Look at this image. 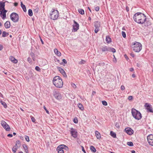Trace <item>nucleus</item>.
I'll use <instances>...</instances> for the list:
<instances>
[{
    "mask_svg": "<svg viewBox=\"0 0 153 153\" xmlns=\"http://www.w3.org/2000/svg\"><path fill=\"white\" fill-rule=\"evenodd\" d=\"M58 17L59 12L58 10L52 9L50 13V18L53 20H55L57 19Z\"/></svg>",
    "mask_w": 153,
    "mask_h": 153,
    "instance_id": "5",
    "label": "nucleus"
},
{
    "mask_svg": "<svg viewBox=\"0 0 153 153\" xmlns=\"http://www.w3.org/2000/svg\"><path fill=\"white\" fill-rule=\"evenodd\" d=\"M115 126L118 128H119L120 127V126L119 125L118 123H115Z\"/></svg>",
    "mask_w": 153,
    "mask_h": 153,
    "instance_id": "54",
    "label": "nucleus"
},
{
    "mask_svg": "<svg viewBox=\"0 0 153 153\" xmlns=\"http://www.w3.org/2000/svg\"><path fill=\"white\" fill-rule=\"evenodd\" d=\"M3 48V46L0 44V51Z\"/></svg>",
    "mask_w": 153,
    "mask_h": 153,
    "instance_id": "61",
    "label": "nucleus"
},
{
    "mask_svg": "<svg viewBox=\"0 0 153 153\" xmlns=\"http://www.w3.org/2000/svg\"><path fill=\"white\" fill-rule=\"evenodd\" d=\"M73 121H74V122L75 123H78V120L77 119H75L74 118V119Z\"/></svg>",
    "mask_w": 153,
    "mask_h": 153,
    "instance_id": "53",
    "label": "nucleus"
},
{
    "mask_svg": "<svg viewBox=\"0 0 153 153\" xmlns=\"http://www.w3.org/2000/svg\"><path fill=\"white\" fill-rule=\"evenodd\" d=\"M22 146L25 150V152L26 153H28V151L27 150V145L25 144H23L22 145Z\"/></svg>",
    "mask_w": 153,
    "mask_h": 153,
    "instance_id": "28",
    "label": "nucleus"
},
{
    "mask_svg": "<svg viewBox=\"0 0 153 153\" xmlns=\"http://www.w3.org/2000/svg\"><path fill=\"white\" fill-rule=\"evenodd\" d=\"M102 104L106 106L107 105V102L105 100L102 101Z\"/></svg>",
    "mask_w": 153,
    "mask_h": 153,
    "instance_id": "43",
    "label": "nucleus"
},
{
    "mask_svg": "<svg viewBox=\"0 0 153 153\" xmlns=\"http://www.w3.org/2000/svg\"><path fill=\"white\" fill-rule=\"evenodd\" d=\"M35 70L38 71H40L41 69L38 66H36L35 68Z\"/></svg>",
    "mask_w": 153,
    "mask_h": 153,
    "instance_id": "42",
    "label": "nucleus"
},
{
    "mask_svg": "<svg viewBox=\"0 0 153 153\" xmlns=\"http://www.w3.org/2000/svg\"><path fill=\"white\" fill-rule=\"evenodd\" d=\"M4 27L6 28H8L10 27V22L9 21H7L4 24Z\"/></svg>",
    "mask_w": 153,
    "mask_h": 153,
    "instance_id": "20",
    "label": "nucleus"
},
{
    "mask_svg": "<svg viewBox=\"0 0 153 153\" xmlns=\"http://www.w3.org/2000/svg\"><path fill=\"white\" fill-rule=\"evenodd\" d=\"M71 86L74 88H76V86L75 84L74 83H72L71 84Z\"/></svg>",
    "mask_w": 153,
    "mask_h": 153,
    "instance_id": "48",
    "label": "nucleus"
},
{
    "mask_svg": "<svg viewBox=\"0 0 153 153\" xmlns=\"http://www.w3.org/2000/svg\"><path fill=\"white\" fill-rule=\"evenodd\" d=\"M95 10L96 11H98L100 9V7L99 6H97L95 7Z\"/></svg>",
    "mask_w": 153,
    "mask_h": 153,
    "instance_id": "49",
    "label": "nucleus"
},
{
    "mask_svg": "<svg viewBox=\"0 0 153 153\" xmlns=\"http://www.w3.org/2000/svg\"><path fill=\"white\" fill-rule=\"evenodd\" d=\"M147 112L153 113V109L152 105L149 103H146L144 105Z\"/></svg>",
    "mask_w": 153,
    "mask_h": 153,
    "instance_id": "7",
    "label": "nucleus"
},
{
    "mask_svg": "<svg viewBox=\"0 0 153 153\" xmlns=\"http://www.w3.org/2000/svg\"><path fill=\"white\" fill-rule=\"evenodd\" d=\"M0 102L1 103V104L3 106L4 108H6L7 107V105L3 101L1 100Z\"/></svg>",
    "mask_w": 153,
    "mask_h": 153,
    "instance_id": "32",
    "label": "nucleus"
},
{
    "mask_svg": "<svg viewBox=\"0 0 153 153\" xmlns=\"http://www.w3.org/2000/svg\"><path fill=\"white\" fill-rule=\"evenodd\" d=\"M62 62L65 64H66L67 63V62L65 59H62Z\"/></svg>",
    "mask_w": 153,
    "mask_h": 153,
    "instance_id": "57",
    "label": "nucleus"
},
{
    "mask_svg": "<svg viewBox=\"0 0 153 153\" xmlns=\"http://www.w3.org/2000/svg\"><path fill=\"white\" fill-rule=\"evenodd\" d=\"M100 22L98 21H96L94 22V26L95 27L94 32L95 33H97L100 30Z\"/></svg>",
    "mask_w": 153,
    "mask_h": 153,
    "instance_id": "8",
    "label": "nucleus"
},
{
    "mask_svg": "<svg viewBox=\"0 0 153 153\" xmlns=\"http://www.w3.org/2000/svg\"><path fill=\"white\" fill-rule=\"evenodd\" d=\"M11 20L14 22H16L18 21L19 19V15L15 13H12L10 15Z\"/></svg>",
    "mask_w": 153,
    "mask_h": 153,
    "instance_id": "6",
    "label": "nucleus"
},
{
    "mask_svg": "<svg viewBox=\"0 0 153 153\" xmlns=\"http://www.w3.org/2000/svg\"><path fill=\"white\" fill-rule=\"evenodd\" d=\"M130 55L131 56L133 57H134L135 56V55L133 53H131L130 54Z\"/></svg>",
    "mask_w": 153,
    "mask_h": 153,
    "instance_id": "58",
    "label": "nucleus"
},
{
    "mask_svg": "<svg viewBox=\"0 0 153 153\" xmlns=\"http://www.w3.org/2000/svg\"><path fill=\"white\" fill-rule=\"evenodd\" d=\"M127 144L128 146H132L134 145L133 143L131 142H128Z\"/></svg>",
    "mask_w": 153,
    "mask_h": 153,
    "instance_id": "38",
    "label": "nucleus"
},
{
    "mask_svg": "<svg viewBox=\"0 0 153 153\" xmlns=\"http://www.w3.org/2000/svg\"><path fill=\"white\" fill-rule=\"evenodd\" d=\"M60 73H61L64 77H66L67 76L65 72L64 71V70L61 67H57Z\"/></svg>",
    "mask_w": 153,
    "mask_h": 153,
    "instance_id": "17",
    "label": "nucleus"
},
{
    "mask_svg": "<svg viewBox=\"0 0 153 153\" xmlns=\"http://www.w3.org/2000/svg\"><path fill=\"white\" fill-rule=\"evenodd\" d=\"M1 124L4 128H6V126H8V124L4 121L2 120L1 122Z\"/></svg>",
    "mask_w": 153,
    "mask_h": 153,
    "instance_id": "22",
    "label": "nucleus"
},
{
    "mask_svg": "<svg viewBox=\"0 0 153 153\" xmlns=\"http://www.w3.org/2000/svg\"><path fill=\"white\" fill-rule=\"evenodd\" d=\"M109 49V47L104 45L102 46L100 48V49L102 52L109 51L110 50Z\"/></svg>",
    "mask_w": 153,
    "mask_h": 153,
    "instance_id": "14",
    "label": "nucleus"
},
{
    "mask_svg": "<svg viewBox=\"0 0 153 153\" xmlns=\"http://www.w3.org/2000/svg\"><path fill=\"white\" fill-rule=\"evenodd\" d=\"M82 151L84 152V153H86L85 151L84 148L83 146H82Z\"/></svg>",
    "mask_w": 153,
    "mask_h": 153,
    "instance_id": "56",
    "label": "nucleus"
},
{
    "mask_svg": "<svg viewBox=\"0 0 153 153\" xmlns=\"http://www.w3.org/2000/svg\"><path fill=\"white\" fill-rule=\"evenodd\" d=\"M10 59L14 63H17V60L14 57L12 56H11L10 57Z\"/></svg>",
    "mask_w": 153,
    "mask_h": 153,
    "instance_id": "19",
    "label": "nucleus"
},
{
    "mask_svg": "<svg viewBox=\"0 0 153 153\" xmlns=\"http://www.w3.org/2000/svg\"><path fill=\"white\" fill-rule=\"evenodd\" d=\"M15 145L16 146H19L20 147V141L19 140L16 141Z\"/></svg>",
    "mask_w": 153,
    "mask_h": 153,
    "instance_id": "41",
    "label": "nucleus"
},
{
    "mask_svg": "<svg viewBox=\"0 0 153 153\" xmlns=\"http://www.w3.org/2000/svg\"><path fill=\"white\" fill-rule=\"evenodd\" d=\"M131 113L133 117L136 120H139L141 118L142 116L140 113L135 109H132Z\"/></svg>",
    "mask_w": 153,
    "mask_h": 153,
    "instance_id": "3",
    "label": "nucleus"
},
{
    "mask_svg": "<svg viewBox=\"0 0 153 153\" xmlns=\"http://www.w3.org/2000/svg\"><path fill=\"white\" fill-rule=\"evenodd\" d=\"M53 83L56 87L58 88H62L63 85L62 79L58 76H55L53 78Z\"/></svg>",
    "mask_w": 153,
    "mask_h": 153,
    "instance_id": "1",
    "label": "nucleus"
},
{
    "mask_svg": "<svg viewBox=\"0 0 153 153\" xmlns=\"http://www.w3.org/2000/svg\"><path fill=\"white\" fill-rule=\"evenodd\" d=\"M121 89L123 90H124L125 89V87L123 85H122L121 87Z\"/></svg>",
    "mask_w": 153,
    "mask_h": 153,
    "instance_id": "60",
    "label": "nucleus"
},
{
    "mask_svg": "<svg viewBox=\"0 0 153 153\" xmlns=\"http://www.w3.org/2000/svg\"><path fill=\"white\" fill-rule=\"evenodd\" d=\"M9 35V33H7L5 31H4L2 32V37H3L7 36Z\"/></svg>",
    "mask_w": 153,
    "mask_h": 153,
    "instance_id": "29",
    "label": "nucleus"
},
{
    "mask_svg": "<svg viewBox=\"0 0 153 153\" xmlns=\"http://www.w3.org/2000/svg\"><path fill=\"white\" fill-rule=\"evenodd\" d=\"M28 15L31 16H33V12L31 9H29L28 10Z\"/></svg>",
    "mask_w": 153,
    "mask_h": 153,
    "instance_id": "35",
    "label": "nucleus"
},
{
    "mask_svg": "<svg viewBox=\"0 0 153 153\" xmlns=\"http://www.w3.org/2000/svg\"><path fill=\"white\" fill-rule=\"evenodd\" d=\"M122 34L123 37L125 38L126 37V33L124 31L122 32Z\"/></svg>",
    "mask_w": 153,
    "mask_h": 153,
    "instance_id": "44",
    "label": "nucleus"
},
{
    "mask_svg": "<svg viewBox=\"0 0 153 153\" xmlns=\"http://www.w3.org/2000/svg\"><path fill=\"white\" fill-rule=\"evenodd\" d=\"M105 40L108 43H109L111 42V38L108 36H106Z\"/></svg>",
    "mask_w": 153,
    "mask_h": 153,
    "instance_id": "27",
    "label": "nucleus"
},
{
    "mask_svg": "<svg viewBox=\"0 0 153 153\" xmlns=\"http://www.w3.org/2000/svg\"><path fill=\"white\" fill-rule=\"evenodd\" d=\"M7 136L9 137H12L13 136V135L12 134H9L7 135Z\"/></svg>",
    "mask_w": 153,
    "mask_h": 153,
    "instance_id": "59",
    "label": "nucleus"
},
{
    "mask_svg": "<svg viewBox=\"0 0 153 153\" xmlns=\"http://www.w3.org/2000/svg\"><path fill=\"white\" fill-rule=\"evenodd\" d=\"M7 12L6 10H4V11H1L0 12V15H2L3 17L2 18L3 19H4L6 18V13Z\"/></svg>",
    "mask_w": 153,
    "mask_h": 153,
    "instance_id": "18",
    "label": "nucleus"
},
{
    "mask_svg": "<svg viewBox=\"0 0 153 153\" xmlns=\"http://www.w3.org/2000/svg\"><path fill=\"white\" fill-rule=\"evenodd\" d=\"M71 136L74 138H76L77 136V133L76 129L72 128L70 131Z\"/></svg>",
    "mask_w": 153,
    "mask_h": 153,
    "instance_id": "10",
    "label": "nucleus"
},
{
    "mask_svg": "<svg viewBox=\"0 0 153 153\" xmlns=\"http://www.w3.org/2000/svg\"><path fill=\"white\" fill-rule=\"evenodd\" d=\"M95 134L97 138L98 139H100L101 138V136L100 134L97 131H95Z\"/></svg>",
    "mask_w": 153,
    "mask_h": 153,
    "instance_id": "23",
    "label": "nucleus"
},
{
    "mask_svg": "<svg viewBox=\"0 0 153 153\" xmlns=\"http://www.w3.org/2000/svg\"><path fill=\"white\" fill-rule=\"evenodd\" d=\"M126 9L127 12H128L129 11V8L127 6L126 7Z\"/></svg>",
    "mask_w": 153,
    "mask_h": 153,
    "instance_id": "62",
    "label": "nucleus"
},
{
    "mask_svg": "<svg viewBox=\"0 0 153 153\" xmlns=\"http://www.w3.org/2000/svg\"><path fill=\"white\" fill-rule=\"evenodd\" d=\"M39 11V8L38 7H36L35 9L33 10L34 12L38 13Z\"/></svg>",
    "mask_w": 153,
    "mask_h": 153,
    "instance_id": "47",
    "label": "nucleus"
},
{
    "mask_svg": "<svg viewBox=\"0 0 153 153\" xmlns=\"http://www.w3.org/2000/svg\"><path fill=\"white\" fill-rule=\"evenodd\" d=\"M78 107L79 109L82 111H83L84 109V108L83 105L80 103H79L78 104Z\"/></svg>",
    "mask_w": 153,
    "mask_h": 153,
    "instance_id": "33",
    "label": "nucleus"
},
{
    "mask_svg": "<svg viewBox=\"0 0 153 153\" xmlns=\"http://www.w3.org/2000/svg\"><path fill=\"white\" fill-rule=\"evenodd\" d=\"M8 126H6V128H4L5 130L7 131H9L10 130V126L8 125Z\"/></svg>",
    "mask_w": 153,
    "mask_h": 153,
    "instance_id": "37",
    "label": "nucleus"
},
{
    "mask_svg": "<svg viewBox=\"0 0 153 153\" xmlns=\"http://www.w3.org/2000/svg\"><path fill=\"white\" fill-rule=\"evenodd\" d=\"M57 151H58V153H64V151L63 149H56Z\"/></svg>",
    "mask_w": 153,
    "mask_h": 153,
    "instance_id": "40",
    "label": "nucleus"
},
{
    "mask_svg": "<svg viewBox=\"0 0 153 153\" xmlns=\"http://www.w3.org/2000/svg\"><path fill=\"white\" fill-rule=\"evenodd\" d=\"M78 11L81 14L83 15L84 14V11L82 9H78Z\"/></svg>",
    "mask_w": 153,
    "mask_h": 153,
    "instance_id": "34",
    "label": "nucleus"
},
{
    "mask_svg": "<svg viewBox=\"0 0 153 153\" xmlns=\"http://www.w3.org/2000/svg\"><path fill=\"white\" fill-rule=\"evenodd\" d=\"M79 25L77 22L74 21V24L73 25V31L74 32L76 31L79 29Z\"/></svg>",
    "mask_w": 153,
    "mask_h": 153,
    "instance_id": "13",
    "label": "nucleus"
},
{
    "mask_svg": "<svg viewBox=\"0 0 153 153\" xmlns=\"http://www.w3.org/2000/svg\"><path fill=\"white\" fill-rule=\"evenodd\" d=\"M110 134L114 138H116V133L112 131H111Z\"/></svg>",
    "mask_w": 153,
    "mask_h": 153,
    "instance_id": "31",
    "label": "nucleus"
},
{
    "mask_svg": "<svg viewBox=\"0 0 153 153\" xmlns=\"http://www.w3.org/2000/svg\"><path fill=\"white\" fill-rule=\"evenodd\" d=\"M25 139L26 141L28 142H29L30 140L29 137L27 136H25Z\"/></svg>",
    "mask_w": 153,
    "mask_h": 153,
    "instance_id": "46",
    "label": "nucleus"
},
{
    "mask_svg": "<svg viewBox=\"0 0 153 153\" xmlns=\"http://www.w3.org/2000/svg\"><path fill=\"white\" fill-rule=\"evenodd\" d=\"M132 45L133 50L135 52H139L142 48V45L139 42H135Z\"/></svg>",
    "mask_w": 153,
    "mask_h": 153,
    "instance_id": "4",
    "label": "nucleus"
},
{
    "mask_svg": "<svg viewBox=\"0 0 153 153\" xmlns=\"http://www.w3.org/2000/svg\"><path fill=\"white\" fill-rule=\"evenodd\" d=\"M31 120L34 123L35 122L36 120L33 117H31Z\"/></svg>",
    "mask_w": 153,
    "mask_h": 153,
    "instance_id": "52",
    "label": "nucleus"
},
{
    "mask_svg": "<svg viewBox=\"0 0 153 153\" xmlns=\"http://www.w3.org/2000/svg\"><path fill=\"white\" fill-rule=\"evenodd\" d=\"M18 4L17 2H15L14 3V5L15 6H17L18 5Z\"/></svg>",
    "mask_w": 153,
    "mask_h": 153,
    "instance_id": "64",
    "label": "nucleus"
},
{
    "mask_svg": "<svg viewBox=\"0 0 153 153\" xmlns=\"http://www.w3.org/2000/svg\"><path fill=\"white\" fill-rule=\"evenodd\" d=\"M30 54L33 61H35L36 60V57L34 53L31 52H30Z\"/></svg>",
    "mask_w": 153,
    "mask_h": 153,
    "instance_id": "26",
    "label": "nucleus"
},
{
    "mask_svg": "<svg viewBox=\"0 0 153 153\" xmlns=\"http://www.w3.org/2000/svg\"><path fill=\"white\" fill-rule=\"evenodd\" d=\"M19 147V146H16L15 145V146L12 148V151L14 153H15L17 149Z\"/></svg>",
    "mask_w": 153,
    "mask_h": 153,
    "instance_id": "21",
    "label": "nucleus"
},
{
    "mask_svg": "<svg viewBox=\"0 0 153 153\" xmlns=\"http://www.w3.org/2000/svg\"><path fill=\"white\" fill-rule=\"evenodd\" d=\"M6 10L5 9V2L0 1V12Z\"/></svg>",
    "mask_w": 153,
    "mask_h": 153,
    "instance_id": "15",
    "label": "nucleus"
},
{
    "mask_svg": "<svg viewBox=\"0 0 153 153\" xmlns=\"http://www.w3.org/2000/svg\"><path fill=\"white\" fill-rule=\"evenodd\" d=\"M65 149V150H67L68 149V147L64 145H59L57 148V149Z\"/></svg>",
    "mask_w": 153,
    "mask_h": 153,
    "instance_id": "16",
    "label": "nucleus"
},
{
    "mask_svg": "<svg viewBox=\"0 0 153 153\" xmlns=\"http://www.w3.org/2000/svg\"><path fill=\"white\" fill-rule=\"evenodd\" d=\"M109 49L110 50H109V51H111L113 53L116 52V50L114 48H110L109 47Z\"/></svg>",
    "mask_w": 153,
    "mask_h": 153,
    "instance_id": "36",
    "label": "nucleus"
},
{
    "mask_svg": "<svg viewBox=\"0 0 153 153\" xmlns=\"http://www.w3.org/2000/svg\"><path fill=\"white\" fill-rule=\"evenodd\" d=\"M55 53L58 56H61V53L59 52L57 49H55L54 50Z\"/></svg>",
    "mask_w": 153,
    "mask_h": 153,
    "instance_id": "25",
    "label": "nucleus"
},
{
    "mask_svg": "<svg viewBox=\"0 0 153 153\" xmlns=\"http://www.w3.org/2000/svg\"><path fill=\"white\" fill-rule=\"evenodd\" d=\"M85 61L83 60H81L79 62V64H84L85 63Z\"/></svg>",
    "mask_w": 153,
    "mask_h": 153,
    "instance_id": "45",
    "label": "nucleus"
},
{
    "mask_svg": "<svg viewBox=\"0 0 153 153\" xmlns=\"http://www.w3.org/2000/svg\"><path fill=\"white\" fill-rule=\"evenodd\" d=\"M133 98V97L131 96H130L128 97V99L129 100H131Z\"/></svg>",
    "mask_w": 153,
    "mask_h": 153,
    "instance_id": "55",
    "label": "nucleus"
},
{
    "mask_svg": "<svg viewBox=\"0 0 153 153\" xmlns=\"http://www.w3.org/2000/svg\"><path fill=\"white\" fill-rule=\"evenodd\" d=\"M129 70L130 71H133L134 70V69L133 68H130Z\"/></svg>",
    "mask_w": 153,
    "mask_h": 153,
    "instance_id": "63",
    "label": "nucleus"
},
{
    "mask_svg": "<svg viewBox=\"0 0 153 153\" xmlns=\"http://www.w3.org/2000/svg\"><path fill=\"white\" fill-rule=\"evenodd\" d=\"M125 132L128 135H131L134 133L133 130L129 127H127L125 128Z\"/></svg>",
    "mask_w": 153,
    "mask_h": 153,
    "instance_id": "12",
    "label": "nucleus"
},
{
    "mask_svg": "<svg viewBox=\"0 0 153 153\" xmlns=\"http://www.w3.org/2000/svg\"><path fill=\"white\" fill-rule=\"evenodd\" d=\"M21 7L22 8V9H23V10L25 12H26L27 10H26L25 6L23 4L22 2H21Z\"/></svg>",
    "mask_w": 153,
    "mask_h": 153,
    "instance_id": "24",
    "label": "nucleus"
},
{
    "mask_svg": "<svg viewBox=\"0 0 153 153\" xmlns=\"http://www.w3.org/2000/svg\"><path fill=\"white\" fill-rule=\"evenodd\" d=\"M143 16V14L141 13H135L133 19L135 21L139 24H143V21L142 20V16Z\"/></svg>",
    "mask_w": 153,
    "mask_h": 153,
    "instance_id": "2",
    "label": "nucleus"
},
{
    "mask_svg": "<svg viewBox=\"0 0 153 153\" xmlns=\"http://www.w3.org/2000/svg\"><path fill=\"white\" fill-rule=\"evenodd\" d=\"M147 139L149 144L153 146V134H150L147 137Z\"/></svg>",
    "mask_w": 153,
    "mask_h": 153,
    "instance_id": "9",
    "label": "nucleus"
},
{
    "mask_svg": "<svg viewBox=\"0 0 153 153\" xmlns=\"http://www.w3.org/2000/svg\"><path fill=\"white\" fill-rule=\"evenodd\" d=\"M97 65L100 66H103L104 65V63L103 62H99L97 63Z\"/></svg>",
    "mask_w": 153,
    "mask_h": 153,
    "instance_id": "39",
    "label": "nucleus"
},
{
    "mask_svg": "<svg viewBox=\"0 0 153 153\" xmlns=\"http://www.w3.org/2000/svg\"><path fill=\"white\" fill-rule=\"evenodd\" d=\"M43 108L45 110L47 114H49V111L47 110V109L46 108V107H45V106H43Z\"/></svg>",
    "mask_w": 153,
    "mask_h": 153,
    "instance_id": "50",
    "label": "nucleus"
},
{
    "mask_svg": "<svg viewBox=\"0 0 153 153\" xmlns=\"http://www.w3.org/2000/svg\"><path fill=\"white\" fill-rule=\"evenodd\" d=\"M53 95L56 99L57 100H60L62 97L61 94L59 92L55 91L54 92Z\"/></svg>",
    "mask_w": 153,
    "mask_h": 153,
    "instance_id": "11",
    "label": "nucleus"
},
{
    "mask_svg": "<svg viewBox=\"0 0 153 153\" xmlns=\"http://www.w3.org/2000/svg\"><path fill=\"white\" fill-rule=\"evenodd\" d=\"M27 61L29 63H30L32 62L31 59L29 57L27 58Z\"/></svg>",
    "mask_w": 153,
    "mask_h": 153,
    "instance_id": "51",
    "label": "nucleus"
},
{
    "mask_svg": "<svg viewBox=\"0 0 153 153\" xmlns=\"http://www.w3.org/2000/svg\"><path fill=\"white\" fill-rule=\"evenodd\" d=\"M90 149L91 151V152L94 153L96 151V149L93 146H91L90 147Z\"/></svg>",
    "mask_w": 153,
    "mask_h": 153,
    "instance_id": "30",
    "label": "nucleus"
}]
</instances>
